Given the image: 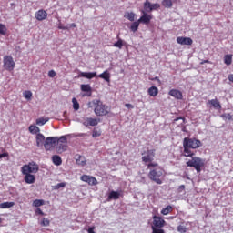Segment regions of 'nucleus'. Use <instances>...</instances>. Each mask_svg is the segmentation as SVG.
Returning <instances> with one entry per match:
<instances>
[{"mask_svg":"<svg viewBox=\"0 0 233 233\" xmlns=\"http://www.w3.org/2000/svg\"><path fill=\"white\" fill-rule=\"evenodd\" d=\"M159 8H161V5L159 4H151L150 11L152 12L153 10H157Z\"/></svg>","mask_w":233,"mask_h":233,"instance_id":"nucleus-44","label":"nucleus"},{"mask_svg":"<svg viewBox=\"0 0 233 233\" xmlns=\"http://www.w3.org/2000/svg\"><path fill=\"white\" fill-rule=\"evenodd\" d=\"M208 105H211L215 110H221V103L218 99L208 100Z\"/></svg>","mask_w":233,"mask_h":233,"instance_id":"nucleus-19","label":"nucleus"},{"mask_svg":"<svg viewBox=\"0 0 233 233\" xmlns=\"http://www.w3.org/2000/svg\"><path fill=\"white\" fill-rule=\"evenodd\" d=\"M100 79H104L106 83H110V72L108 70L104 71L100 75L97 76Z\"/></svg>","mask_w":233,"mask_h":233,"instance_id":"nucleus-20","label":"nucleus"},{"mask_svg":"<svg viewBox=\"0 0 233 233\" xmlns=\"http://www.w3.org/2000/svg\"><path fill=\"white\" fill-rule=\"evenodd\" d=\"M48 76H49L50 77H54V76H56V71L50 70V71L48 72Z\"/></svg>","mask_w":233,"mask_h":233,"instance_id":"nucleus-47","label":"nucleus"},{"mask_svg":"<svg viewBox=\"0 0 233 233\" xmlns=\"http://www.w3.org/2000/svg\"><path fill=\"white\" fill-rule=\"evenodd\" d=\"M162 5L165 6V8H172V0H163Z\"/></svg>","mask_w":233,"mask_h":233,"instance_id":"nucleus-33","label":"nucleus"},{"mask_svg":"<svg viewBox=\"0 0 233 233\" xmlns=\"http://www.w3.org/2000/svg\"><path fill=\"white\" fill-rule=\"evenodd\" d=\"M167 225V221L163 218L158 216H153V221L151 223L152 233H165L163 227Z\"/></svg>","mask_w":233,"mask_h":233,"instance_id":"nucleus-3","label":"nucleus"},{"mask_svg":"<svg viewBox=\"0 0 233 233\" xmlns=\"http://www.w3.org/2000/svg\"><path fill=\"white\" fill-rule=\"evenodd\" d=\"M59 30H68V27L58 25Z\"/></svg>","mask_w":233,"mask_h":233,"instance_id":"nucleus-51","label":"nucleus"},{"mask_svg":"<svg viewBox=\"0 0 233 233\" xmlns=\"http://www.w3.org/2000/svg\"><path fill=\"white\" fill-rule=\"evenodd\" d=\"M228 79L233 83V74L228 75Z\"/></svg>","mask_w":233,"mask_h":233,"instance_id":"nucleus-49","label":"nucleus"},{"mask_svg":"<svg viewBox=\"0 0 233 233\" xmlns=\"http://www.w3.org/2000/svg\"><path fill=\"white\" fill-rule=\"evenodd\" d=\"M147 94L151 97H156V96H157V94H159V89L157 86H153L148 88Z\"/></svg>","mask_w":233,"mask_h":233,"instance_id":"nucleus-22","label":"nucleus"},{"mask_svg":"<svg viewBox=\"0 0 233 233\" xmlns=\"http://www.w3.org/2000/svg\"><path fill=\"white\" fill-rule=\"evenodd\" d=\"M23 96L25 99H27V101H30V99H32V91H25Z\"/></svg>","mask_w":233,"mask_h":233,"instance_id":"nucleus-36","label":"nucleus"},{"mask_svg":"<svg viewBox=\"0 0 233 233\" xmlns=\"http://www.w3.org/2000/svg\"><path fill=\"white\" fill-rule=\"evenodd\" d=\"M21 172L22 174H37L39 172V165L35 161H31L21 167Z\"/></svg>","mask_w":233,"mask_h":233,"instance_id":"nucleus-5","label":"nucleus"},{"mask_svg":"<svg viewBox=\"0 0 233 233\" xmlns=\"http://www.w3.org/2000/svg\"><path fill=\"white\" fill-rule=\"evenodd\" d=\"M123 194L119 191H111L108 195L107 201H112V199H119Z\"/></svg>","mask_w":233,"mask_h":233,"instance_id":"nucleus-18","label":"nucleus"},{"mask_svg":"<svg viewBox=\"0 0 233 233\" xmlns=\"http://www.w3.org/2000/svg\"><path fill=\"white\" fill-rule=\"evenodd\" d=\"M142 15L138 19V23H142L143 25H150V21H152V15H149L146 11H141Z\"/></svg>","mask_w":233,"mask_h":233,"instance_id":"nucleus-10","label":"nucleus"},{"mask_svg":"<svg viewBox=\"0 0 233 233\" xmlns=\"http://www.w3.org/2000/svg\"><path fill=\"white\" fill-rule=\"evenodd\" d=\"M101 136V130L94 129L92 133V137H99Z\"/></svg>","mask_w":233,"mask_h":233,"instance_id":"nucleus-42","label":"nucleus"},{"mask_svg":"<svg viewBox=\"0 0 233 233\" xmlns=\"http://www.w3.org/2000/svg\"><path fill=\"white\" fill-rule=\"evenodd\" d=\"M113 46L121 50V48H123V39L118 38L117 42H116Z\"/></svg>","mask_w":233,"mask_h":233,"instance_id":"nucleus-34","label":"nucleus"},{"mask_svg":"<svg viewBox=\"0 0 233 233\" xmlns=\"http://www.w3.org/2000/svg\"><path fill=\"white\" fill-rule=\"evenodd\" d=\"M57 141H58L57 137H49L46 138V141L44 143V147L46 150H50V148H52V147H54V145H56Z\"/></svg>","mask_w":233,"mask_h":233,"instance_id":"nucleus-11","label":"nucleus"},{"mask_svg":"<svg viewBox=\"0 0 233 233\" xmlns=\"http://www.w3.org/2000/svg\"><path fill=\"white\" fill-rule=\"evenodd\" d=\"M45 135L38 133L36 135V147H43L45 145Z\"/></svg>","mask_w":233,"mask_h":233,"instance_id":"nucleus-21","label":"nucleus"},{"mask_svg":"<svg viewBox=\"0 0 233 233\" xmlns=\"http://www.w3.org/2000/svg\"><path fill=\"white\" fill-rule=\"evenodd\" d=\"M40 225H42V227H49L50 226V220L48 218H43Z\"/></svg>","mask_w":233,"mask_h":233,"instance_id":"nucleus-40","label":"nucleus"},{"mask_svg":"<svg viewBox=\"0 0 233 233\" xmlns=\"http://www.w3.org/2000/svg\"><path fill=\"white\" fill-rule=\"evenodd\" d=\"M221 117L223 119H228V121H232V116L230 115V113L223 114L221 115Z\"/></svg>","mask_w":233,"mask_h":233,"instance_id":"nucleus-43","label":"nucleus"},{"mask_svg":"<svg viewBox=\"0 0 233 233\" xmlns=\"http://www.w3.org/2000/svg\"><path fill=\"white\" fill-rule=\"evenodd\" d=\"M99 121L97 118L86 117L84 119L83 125L84 127H97Z\"/></svg>","mask_w":233,"mask_h":233,"instance_id":"nucleus-12","label":"nucleus"},{"mask_svg":"<svg viewBox=\"0 0 233 233\" xmlns=\"http://www.w3.org/2000/svg\"><path fill=\"white\" fill-rule=\"evenodd\" d=\"M3 63L4 69L7 70V72H13L14 68H15V62L14 61V57H12V56H5Z\"/></svg>","mask_w":233,"mask_h":233,"instance_id":"nucleus-6","label":"nucleus"},{"mask_svg":"<svg viewBox=\"0 0 233 233\" xmlns=\"http://www.w3.org/2000/svg\"><path fill=\"white\" fill-rule=\"evenodd\" d=\"M78 77H86V79H94L97 77V73L96 72H80Z\"/></svg>","mask_w":233,"mask_h":233,"instance_id":"nucleus-17","label":"nucleus"},{"mask_svg":"<svg viewBox=\"0 0 233 233\" xmlns=\"http://www.w3.org/2000/svg\"><path fill=\"white\" fill-rule=\"evenodd\" d=\"M15 205V202H4L0 204V208H12Z\"/></svg>","mask_w":233,"mask_h":233,"instance_id":"nucleus-29","label":"nucleus"},{"mask_svg":"<svg viewBox=\"0 0 233 233\" xmlns=\"http://www.w3.org/2000/svg\"><path fill=\"white\" fill-rule=\"evenodd\" d=\"M168 95L171 96V97H175V99H183V93L178 89L169 90Z\"/></svg>","mask_w":233,"mask_h":233,"instance_id":"nucleus-16","label":"nucleus"},{"mask_svg":"<svg viewBox=\"0 0 233 233\" xmlns=\"http://www.w3.org/2000/svg\"><path fill=\"white\" fill-rule=\"evenodd\" d=\"M80 179L81 181H84V183H87L90 187H95V185H97V179L90 175H82Z\"/></svg>","mask_w":233,"mask_h":233,"instance_id":"nucleus-9","label":"nucleus"},{"mask_svg":"<svg viewBox=\"0 0 233 233\" xmlns=\"http://www.w3.org/2000/svg\"><path fill=\"white\" fill-rule=\"evenodd\" d=\"M125 19H128V21L134 22L136 21V13L134 12H126L124 14Z\"/></svg>","mask_w":233,"mask_h":233,"instance_id":"nucleus-24","label":"nucleus"},{"mask_svg":"<svg viewBox=\"0 0 233 233\" xmlns=\"http://www.w3.org/2000/svg\"><path fill=\"white\" fill-rule=\"evenodd\" d=\"M46 123H48V118H38L36 119V125L43 127Z\"/></svg>","mask_w":233,"mask_h":233,"instance_id":"nucleus-35","label":"nucleus"},{"mask_svg":"<svg viewBox=\"0 0 233 233\" xmlns=\"http://www.w3.org/2000/svg\"><path fill=\"white\" fill-rule=\"evenodd\" d=\"M126 108L132 109L134 108V106L132 104H125Z\"/></svg>","mask_w":233,"mask_h":233,"instance_id":"nucleus-48","label":"nucleus"},{"mask_svg":"<svg viewBox=\"0 0 233 233\" xmlns=\"http://www.w3.org/2000/svg\"><path fill=\"white\" fill-rule=\"evenodd\" d=\"M65 187H66V182H61V183L56 184L54 187V189L55 190H59V188H65Z\"/></svg>","mask_w":233,"mask_h":233,"instance_id":"nucleus-39","label":"nucleus"},{"mask_svg":"<svg viewBox=\"0 0 233 233\" xmlns=\"http://www.w3.org/2000/svg\"><path fill=\"white\" fill-rule=\"evenodd\" d=\"M72 103L74 110H79V102H77V99L76 97L72 99Z\"/></svg>","mask_w":233,"mask_h":233,"instance_id":"nucleus-37","label":"nucleus"},{"mask_svg":"<svg viewBox=\"0 0 233 233\" xmlns=\"http://www.w3.org/2000/svg\"><path fill=\"white\" fill-rule=\"evenodd\" d=\"M0 223H3V218H0Z\"/></svg>","mask_w":233,"mask_h":233,"instance_id":"nucleus-57","label":"nucleus"},{"mask_svg":"<svg viewBox=\"0 0 233 233\" xmlns=\"http://www.w3.org/2000/svg\"><path fill=\"white\" fill-rule=\"evenodd\" d=\"M224 63L228 66H230V65H232V55H225Z\"/></svg>","mask_w":233,"mask_h":233,"instance_id":"nucleus-28","label":"nucleus"},{"mask_svg":"<svg viewBox=\"0 0 233 233\" xmlns=\"http://www.w3.org/2000/svg\"><path fill=\"white\" fill-rule=\"evenodd\" d=\"M147 168L150 170L147 175L149 179L157 183V185H163L161 177H163L164 170L161 168V166L157 163H149L147 164Z\"/></svg>","mask_w":233,"mask_h":233,"instance_id":"nucleus-2","label":"nucleus"},{"mask_svg":"<svg viewBox=\"0 0 233 233\" xmlns=\"http://www.w3.org/2000/svg\"><path fill=\"white\" fill-rule=\"evenodd\" d=\"M175 217H169V219H174Z\"/></svg>","mask_w":233,"mask_h":233,"instance_id":"nucleus-58","label":"nucleus"},{"mask_svg":"<svg viewBox=\"0 0 233 233\" xmlns=\"http://www.w3.org/2000/svg\"><path fill=\"white\" fill-rule=\"evenodd\" d=\"M71 26H72V28H76V24L73 23V24H71Z\"/></svg>","mask_w":233,"mask_h":233,"instance_id":"nucleus-55","label":"nucleus"},{"mask_svg":"<svg viewBox=\"0 0 233 233\" xmlns=\"http://www.w3.org/2000/svg\"><path fill=\"white\" fill-rule=\"evenodd\" d=\"M150 8H152V3H150L148 0L144 3V10L145 12H152L150 11Z\"/></svg>","mask_w":233,"mask_h":233,"instance_id":"nucleus-32","label":"nucleus"},{"mask_svg":"<svg viewBox=\"0 0 233 233\" xmlns=\"http://www.w3.org/2000/svg\"><path fill=\"white\" fill-rule=\"evenodd\" d=\"M35 214H36L37 216H45V213H44L43 210H41V208H37L35 209Z\"/></svg>","mask_w":233,"mask_h":233,"instance_id":"nucleus-45","label":"nucleus"},{"mask_svg":"<svg viewBox=\"0 0 233 233\" xmlns=\"http://www.w3.org/2000/svg\"><path fill=\"white\" fill-rule=\"evenodd\" d=\"M24 177V181L27 185H33V183H35V175L31 173H22Z\"/></svg>","mask_w":233,"mask_h":233,"instance_id":"nucleus-13","label":"nucleus"},{"mask_svg":"<svg viewBox=\"0 0 233 233\" xmlns=\"http://www.w3.org/2000/svg\"><path fill=\"white\" fill-rule=\"evenodd\" d=\"M52 161L54 165H56V167L61 166L63 163V160L61 159V157H59V155H54L52 157Z\"/></svg>","mask_w":233,"mask_h":233,"instance_id":"nucleus-25","label":"nucleus"},{"mask_svg":"<svg viewBox=\"0 0 233 233\" xmlns=\"http://www.w3.org/2000/svg\"><path fill=\"white\" fill-rule=\"evenodd\" d=\"M154 157H156V149H150L147 150V153L146 156L142 157V161L147 165V163H157V162H152L154 161Z\"/></svg>","mask_w":233,"mask_h":233,"instance_id":"nucleus-8","label":"nucleus"},{"mask_svg":"<svg viewBox=\"0 0 233 233\" xmlns=\"http://www.w3.org/2000/svg\"><path fill=\"white\" fill-rule=\"evenodd\" d=\"M86 135L85 133H80L77 135L78 137H85Z\"/></svg>","mask_w":233,"mask_h":233,"instance_id":"nucleus-52","label":"nucleus"},{"mask_svg":"<svg viewBox=\"0 0 233 233\" xmlns=\"http://www.w3.org/2000/svg\"><path fill=\"white\" fill-rule=\"evenodd\" d=\"M179 119H182L183 121H185V117H183V116L177 117V119H175V121H179Z\"/></svg>","mask_w":233,"mask_h":233,"instance_id":"nucleus-53","label":"nucleus"},{"mask_svg":"<svg viewBox=\"0 0 233 233\" xmlns=\"http://www.w3.org/2000/svg\"><path fill=\"white\" fill-rule=\"evenodd\" d=\"M159 78L157 76L155 77V80H158Z\"/></svg>","mask_w":233,"mask_h":233,"instance_id":"nucleus-59","label":"nucleus"},{"mask_svg":"<svg viewBox=\"0 0 233 233\" xmlns=\"http://www.w3.org/2000/svg\"><path fill=\"white\" fill-rule=\"evenodd\" d=\"M29 132L31 134H38V132H40V129L37 126L31 125L29 127Z\"/></svg>","mask_w":233,"mask_h":233,"instance_id":"nucleus-31","label":"nucleus"},{"mask_svg":"<svg viewBox=\"0 0 233 233\" xmlns=\"http://www.w3.org/2000/svg\"><path fill=\"white\" fill-rule=\"evenodd\" d=\"M6 25L0 24V34L1 35H6Z\"/></svg>","mask_w":233,"mask_h":233,"instance_id":"nucleus-38","label":"nucleus"},{"mask_svg":"<svg viewBox=\"0 0 233 233\" xmlns=\"http://www.w3.org/2000/svg\"><path fill=\"white\" fill-rule=\"evenodd\" d=\"M80 88L82 92H87L88 96H92V87L89 84H82Z\"/></svg>","mask_w":233,"mask_h":233,"instance_id":"nucleus-23","label":"nucleus"},{"mask_svg":"<svg viewBox=\"0 0 233 233\" xmlns=\"http://www.w3.org/2000/svg\"><path fill=\"white\" fill-rule=\"evenodd\" d=\"M94 106V112L96 116L99 117H103V116H107L108 114V106H106L103 102L99 99H95L92 101Z\"/></svg>","mask_w":233,"mask_h":233,"instance_id":"nucleus-4","label":"nucleus"},{"mask_svg":"<svg viewBox=\"0 0 233 233\" xmlns=\"http://www.w3.org/2000/svg\"><path fill=\"white\" fill-rule=\"evenodd\" d=\"M45 205V200L43 199H35L33 202V207H35L36 208H39V207H43Z\"/></svg>","mask_w":233,"mask_h":233,"instance_id":"nucleus-30","label":"nucleus"},{"mask_svg":"<svg viewBox=\"0 0 233 233\" xmlns=\"http://www.w3.org/2000/svg\"><path fill=\"white\" fill-rule=\"evenodd\" d=\"M57 150L58 152H65L68 148V146H66V143H68V140L66 139V137L62 136L60 137H57Z\"/></svg>","mask_w":233,"mask_h":233,"instance_id":"nucleus-7","label":"nucleus"},{"mask_svg":"<svg viewBox=\"0 0 233 233\" xmlns=\"http://www.w3.org/2000/svg\"><path fill=\"white\" fill-rule=\"evenodd\" d=\"M8 152H4L2 154H0V159H3V157H8Z\"/></svg>","mask_w":233,"mask_h":233,"instance_id":"nucleus-46","label":"nucleus"},{"mask_svg":"<svg viewBox=\"0 0 233 233\" xmlns=\"http://www.w3.org/2000/svg\"><path fill=\"white\" fill-rule=\"evenodd\" d=\"M139 20L133 22L130 26L131 32H137V30H139Z\"/></svg>","mask_w":233,"mask_h":233,"instance_id":"nucleus-27","label":"nucleus"},{"mask_svg":"<svg viewBox=\"0 0 233 233\" xmlns=\"http://www.w3.org/2000/svg\"><path fill=\"white\" fill-rule=\"evenodd\" d=\"M203 63H209V61H208V60H205L204 62H202V64H203Z\"/></svg>","mask_w":233,"mask_h":233,"instance_id":"nucleus-56","label":"nucleus"},{"mask_svg":"<svg viewBox=\"0 0 233 233\" xmlns=\"http://www.w3.org/2000/svg\"><path fill=\"white\" fill-rule=\"evenodd\" d=\"M177 43L178 45H187V46H190V45H192V43H194V41L190 37L178 36L177 38Z\"/></svg>","mask_w":233,"mask_h":233,"instance_id":"nucleus-15","label":"nucleus"},{"mask_svg":"<svg viewBox=\"0 0 233 233\" xmlns=\"http://www.w3.org/2000/svg\"><path fill=\"white\" fill-rule=\"evenodd\" d=\"M81 165H82V167H85V165H86V161H82Z\"/></svg>","mask_w":233,"mask_h":233,"instance_id":"nucleus-54","label":"nucleus"},{"mask_svg":"<svg viewBox=\"0 0 233 233\" xmlns=\"http://www.w3.org/2000/svg\"><path fill=\"white\" fill-rule=\"evenodd\" d=\"M172 210H174V208H172V206L168 205L161 210V214L163 216H168V214H170V212H172Z\"/></svg>","mask_w":233,"mask_h":233,"instance_id":"nucleus-26","label":"nucleus"},{"mask_svg":"<svg viewBox=\"0 0 233 233\" xmlns=\"http://www.w3.org/2000/svg\"><path fill=\"white\" fill-rule=\"evenodd\" d=\"M178 190L179 192H183V190H185V185L179 186Z\"/></svg>","mask_w":233,"mask_h":233,"instance_id":"nucleus-50","label":"nucleus"},{"mask_svg":"<svg viewBox=\"0 0 233 233\" xmlns=\"http://www.w3.org/2000/svg\"><path fill=\"white\" fill-rule=\"evenodd\" d=\"M201 146V141L195 137H185L183 140L184 157H191V159L186 162V165L195 168L198 173L201 172V168L205 167V160L199 157H194L196 154L190 148L196 150V148H199Z\"/></svg>","mask_w":233,"mask_h":233,"instance_id":"nucleus-1","label":"nucleus"},{"mask_svg":"<svg viewBox=\"0 0 233 233\" xmlns=\"http://www.w3.org/2000/svg\"><path fill=\"white\" fill-rule=\"evenodd\" d=\"M48 17V13H46V10L40 9L35 14V18H36L37 21H45Z\"/></svg>","mask_w":233,"mask_h":233,"instance_id":"nucleus-14","label":"nucleus"},{"mask_svg":"<svg viewBox=\"0 0 233 233\" xmlns=\"http://www.w3.org/2000/svg\"><path fill=\"white\" fill-rule=\"evenodd\" d=\"M177 232L180 233H187V227L183 226V225H179L177 228Z\"/></svg>","mask_w":233,"mask_h":233,"instance_id":"nucleus-41","label":"nucleus"}]
</instances>
